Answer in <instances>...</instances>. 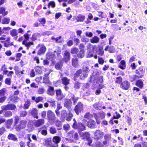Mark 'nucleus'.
I'll list each match as a JSON object with an SVG mask.
<instances>
[{
    "label": "nucleus",
    "instance_id": "obj_1",
    "mask_svg": "<svg viewBox=\"0 0 147 147\" xmlns=\"http://www.w3.org/2000/svg\"><path fill=\"white\" fill-rule=\"evenodd\" d=\"M14 122L13 127L16 131L19 132L21 130L26 128L27 123V121L25 119H22L19 122L20 118L18 116H15L14 117Z\"/></svg>",
    "mask_w": 147,
    "mask_h": 147
},
{
    "label": "nucleus",
    "instance_id": "obj_2",
    "mask_svg": "<svg viewBox=\"0 0 147 147\" xmlns=\"http://www.w3.org/2000/svg\"><path fill=\"white\" fill-rule=\"evenodd\" d=\"M73 121L74 122L71 126L74 129H77L78 131H82L86 130V125L84 123L80 122H77L75 118Z\"/></svg>",
    "mask_w": 147,
    "mask_h": 147
},
{
    "label": "nucleus",
    "instance_id": "obj_3",
    "mask_svg": "<svg viewBox=\"0 0 147 147\" xmlns=\"http://www.w3.org/2000/svg\"><path fill=\"white\" fill-rule=\"evenodd\" d=\"M73 80L74 81H76L77 78H80L81 80H84L88 77V75L87 74L85 73L82 72V69H80L77 70L74 75Z\"/></svg>",
    "mask_w": 147,
    "mask_h": 147
},
{
    "label": "nucleus",
    "instance_id": "obj_4",
    "mask_svg": "<svg viewBox=\"0 0 147 147\" xmlns=\"http://www.w3.org/2000/svg\"><path fill=\"white\" fill-rule=\"evenodd\" d=\"M1 42L4 43V46L6 47H9L10 46L13 45V42H10V38L9 37H7L5 35H3L0 37Z\"/></svg>",
    "mask_w": 147,
    "mask_h": 147
},
{
    "label": "nucleus",
    "instance_id": "obj_5",
    "mask_svg": "<svg viewBox=\"0 0 147 147\" xmlns=\"http://www.w3.org/2000/svg\"><path fill=\"white\" fill-rule=\"evenodd\" d=\"M47 117L48 121L51 124L54 123L56 121V117L55 113L51 110L47 111Z\"/></svg>",
    "mask_w": 147,
    "mask_h": 147
},
{
    "label": "nucleus",
    "instance_id": "obj_6",
    "mask_svg": "<svg viewBox=\"0 0 147 147\" xmlns=\"http://www.w3.org/2000/svg\"><path fill=\"white\" fill-rule=\"evenodd\" d=\"M93 115L97 124H99L101 121L105 118V114L103 112H99L98 113H94Z\"/></svg>",
    "mask_w": 147,
    "mask_h": 147
},
{
    "label": "nucleus",
    "instance_id": "obj_7",
    "mask_svg": "<svg viewBox=\"0 0 147 147\" xmlns=\"http://www.w3.org/2000/svg\"><path fill=\"white\" fill-rule=\"evenodd\" d=\"M145 72L144 70L143 69L142 66L139 67L138 69L135 71V74L137 78V79L142 78L144 76Z\"/></svg>",
    "mask_w": 147,
    "mask_h": 147
},
{
    "label": "nucleus",
    "instance_id": "obj_8",
    "mask_svg": "<svg viewBox=\"0 0 147 147\" xmlns=\"http://www.w3.org/2000/svg\"><path fill=\"white\" fill-rule=\"evenodd\" d=\"M94 139L95 140H98L102 139L104 134L103 132L99 129L96 130L94 133Z\"/></svg>",
    "mask_w": 147,
    "mask_h": 147
},
{
    "label": "nucleus",
    "instance_id": "obj_9",
    "mask_svg": "<svg viewBox=\"0 0 147 147\" xmlns=\"http://www.w3.org/2000/svg\"><path fill=\"white\" fill-rule=\"evenodd\" d=\"M67 136L71 140H78V135L77 132H76L74 130H71L67 134Z\"/></svg>",
    "mask_w": 147,
    "mask_h": 147
},
{
    "label": "nucleus",
    "instance_id": "obj_10",
    "mask_svg": "<svg viewBox=\"0 0 147 147\" xmlns=\"http://www.w3.org/2000/svg\"><path fill=\"white\" fill-rule=\"evenodd\" d=\"M83 110V104L81 102H79L75 106L74 110L76 114L78 115Z\"/></svg>",
    "mask_w": 147,
    "mask_h": 147
},
{
    "label": "nucleus",
    "instance_id": "obj_11",
    "mask_svg": "<svg viewBox=\"0 0 147 147\" xmlns=\"http://www.w3.org/2000/svg\"><path fill=\"white\" fill-rule=\"evenodd\" d=\"M130 83L127 80L124 81L120 84V87L123 90H127L129 88Z\"/></svg>",
    "mask_w": 147,
    "mask_h": 147
},
{
    "label": "nucleus",
    "instance_id": "obj_12",
    "mask_svg": "<svg viewBox=\"0 0 147 147\" xmlns=\"http://www.w3.org/2000/svg\"><path fill=\"white\" fill-rule=\"evenodd\" d=\"M56 98L58 100H61L64 96L62 94L61 89L60 88L56 89L55 90Z\"/></svg>",
    "mask_w": 147,
    "mask_h": 147
},
{
    "label": "nucleus",
    "instance_id": "obj_13",
    "mask_svg": "<svg viewBox=\"0 0 147 147\" xmlns=\"http://www.w3.org/2000/svg\"><path fill=\"white\" fill-rule=\"evenodd\" d=\"M14 69L15 71V74L19 78H20L22 76V75L24 74V72L25 71L24 70H23L22 71H20L19 68L17 65H15L14 66Z\"/></svg>",
    "mask_w": 147,
    "mask_h": 147
},
{
    "label": "nucleus",
    "instance_id": "obj_14",
    "mask_svg": "<svg viewBox=\"0 0 147 147\" xmlns=\"http://www.w3.org/2000/svg\"><path fill=\"white\" fill-rule=\"evenodd\" d=\"M63 56V61L66 63L68 62L70 59L71 56L70 53L67 50H66L65 51Z\"/></svg>",
    "mask_w": 147,
    "mask_h": 147
},
{
    "label": "nucleus",
    "instance_id": "obj_15",
    "mask_svg": "<svg viewBox=\"0 0 147 147\" xmlns=\"http://www.w3.org/2000/svg\"><path fill=\"white\" fill-rule=\"evenodd\" d=\"M44 123V120L43 119H40L35 120L33 124L35 127H38L43 125Z\"/></svg>",
    "mask_w": 147,
    "mask_h": 147
},
{
    "label": "nucleus",
    "instance_id": "obj_16",
    "mask_svg": "<svg viewBox=\"0 0 147 147\" xmlns=\"http://www.w3.org/2000/svg\"><path fill=\"white\" fill-rule=\"evenodd\" d=\"M47 50L46 47L42 44L41 45L39 50L38 51L37 54L38 55H40L44 54Z\"/></svg>",
    "mask_w": 147,
    "mask_h": 147
},
{
    "label": "nucleus",
    "instance_id": "obj_17",
    "mask_svg": "<svg viewBox=\"0 0 147 147\" xmlns=\"http://www.w3.org/2000/svg\"><path fill=\"white\" fill-rule=\"evenodd\" d=\"M47 93L50 96H53L55 94L54 88L53 86H48V88L47 90Z\"/></svg>",
    "mask_w": 147,
    "mask_h": 147
},
{
    "label": "nucleus",
    "instance_id": "obj_18",
    "mask_svg": "<svg viewBox=\"0 0 147 147\" xmlns=\"http://www.w3.org/2000/svg\"><path fill=\"white\" fill-rule=\"evenodd\" d=\"M72 105V102L71 99H66L64 102V106L68 109H71Z\"/></svg>",
    "mask_w": 147,
    "mask_h": 147
},
{
    "label": "nucleus",
    "instance_id": "obj_19",
    "mask_svg": "<svg viewBox=\"0 0 147 147\" xmlns=\"http://www.w3.org/2000/svg\"><path fill=\"white\" fill-rule=\"evenodd\" d=\"M96 124L95 121L92 119H90L87 123V125L88 127L90 128H95Z\"/></svg>",
    "mask_w": 147,
    "mask_h": 147
},
{
    "label": "nucleus",
    "instance_id": "obj_20",
    "mask_svg": "<svg viewBox=\"0 0 147 147\" xmlns=\"http://www.w3.org/2000/svg\"><path fill=\"white\" fill-rule=\"evenodd\" d=\"M50 73V72H49L48 73L45 74L44 75L43 80V83L45 84H49L51 82L49 80V77Z\"/></svg>",
    "mask_w": 147,
    "mask_h": 147
},
{
    "label": "nucleus",
    "instance_id": "obj_21",
    "mask_svg": "<svg viewBox=\"0 0 147 147\" xmlns=\"http://www.w3.org/2000/svg\"><path fill=\"white\" fill-rule=\"evenodd\" d=\"M13 123V119L12 118L7 119L6 122V127L7 128L9 129L11 127Z\"/></svg>",
    "mask_w": 147,
    "mask_h": 147
},
{
    "label": "nucleus",
    "instance_id": "obj_22",
    "mask_svg": "<svg viewBox=\"0 0 147 147\" xmlns=\"http://www.w3.org/2000/svg\"><path fill=\"white\" fill-rule=\"evenodd\" d=\"M30 113L31 115L34 118H36V119L38 118V110L36 108H33L30 112Z\"/></svg>",
    "mask_w": 147,
    "mask_h": 147
},
{
    "label": "nucleus",
    "instance_id": "obj_23",
    "mask_svg": "<svg viewBox=\"0 0 147 147\" xmlns=\"http://www.w3.org/2000/svg\"><path fill=\"white\" fill-rule=\"evenodd\" d=\"M85 55V51L84 49L80 50L77 53L76 56L79 59L83 58Z\"/></svg>",
    "mask_w": 147,
    "mask_h": 147
},
{
    "label": "nucleus",
    "instance_id": "obj_24",
    "mask_svg": "<svg viewBox=\"0 0 147 147\" xmlns=\"http://www.w3.org/2000/svg\"><path fill=\"white\" fill-rule=\"evenodd\" d=\"M79 60L77 58L71 59V64L75 68L78 67L79 65L78 63Z\"/></svg>",
    "mask_w": 147,
    "mask_h": 147
},
{
    "label": "nucleus",
    "instance_id": "obj_25",
    "mask_svg": "<svg viewBox=\"0 0 147 147\" xmlns=\"http://www.w3.org/2000/svg\"><path fill=\"white\" fill-rule=\"evenodd\" d=\"M126 67V62L124 60H121L118 65V68L122 70L125 69Z\"/></svg>",
    "mask_w": 147,
    "mask_h": 147
},
{
    "label": "nucleus",
    "instance_id": "obj_26",
    "mask_svg": "<svg viewBox=\"0 0 147 147\" xmlns=\"http://www.w3.org/2000/svg\"><path fill=\"white\" fill-rule=\"evenodd\" d=\"M42 128H44L42 130H39L38 131V132L41 131V134L44 136H46L47 134V126L45 125H44L42 127H41L40 129H42Z\"/></svg>",
    "mask_w": 147,
    "mask_h": 147
},
{
    "label": "nucleus",
    "instance_id": "obj_27",
    "mask_svg": "<svg viewBox=\"0 0 147 147\" xmlns=\"http://www.w3.org/2000/svg\"><path fill=\"white\" fill-rule=\"evenodd\" d=\"M61 80L62 84L64 86H67L69 84L70 80L67 77H63Z\"/></svg>",
    "mask_w": 147,
    "mask_h": 147
},
{
    "label": "nucleus",
    "instance_id": "obj_28",
    "mask_svg": "<svg viewBox=\"0 0 147 147\" xmlns=\"http://www.w3.org/2000/svg\"><path fill=\"white\" fill-rule=\"evenodd\" d=\"M63 66V63L61 61L57 62L55 64V68L57 70H61Z\"/></svg>",
    "mask_w": 147,
    "mask_h": 147
},
{
    "label": "nucleus",
    "instance_id": "obj_29",
    "mask_svg": "<svg viewBox=\"0 0 147 147\" xmlns=\"http://www.w3.org/2000/svg\"><path fill=\"white\" fill-rule=\"evenodd\" d=\"M110 53H114L115 51V48L113 46L111 45L109 47V45H107L105 48L104 50L105 51H107L108 50Z\"/></svg>",
    "mask_w": 147,
    "mask_h": 147
},
{
    "label": "nucleus",
    "instance_id": "obj_30",
    "mask_svg": "<svg viewBox=\"0 0 147 147\" xmlns=\"http://www.w3.org/2000/svg\"><path fill=\"white\" fill-rule=\"evenodd\" d=\"M33 42L32 41H30L27 42L25 40H24L22 42V45L26 47L27 49L28 50L29 49L31 46L33 45Z\"/></svg>",
    "mask_w": 147,
    "mask_h": 147
},
{
    "label": "nucleus",
    "instance_id": "obj_31",
    "mask_svg": "<svg viewBox=\"0 0 147 147\" xmlns=\"http://www.w3.org/2000/svg\"><path fill=\"white\" fill-rule=\"evenodd\" d=\"M61 138L59 136H54L52 138V141L54 143L57 144L60 142Z\"/></svg>",
    "mask_w": 147,
    "mask_h": 147
},
{
    "label": "nucleus",
    "instance_id": "obj_32",
    "mask_svg": "<svg viewBox=\"0 0 147 147\" xmlns=\"http://www.w3.org/2000/svg\"><path fill=\"white\" fill-rule=\"evenodd\" d=\"M70 96V99H71V100H72L73 101V105H75L77 103L80 98L78 97H76L73 94H71Z\"/></svg>",
    "mask_w": 147,
    "mask_h": 147
},
{
    "label": "nucleus",
    "instance_id": "obj_33",
    "mask_svg": "<svg viewBox=\"0 0 147 147\" xmlns=\"http://www.w3.org/2000/svg\"><path fill=\"white\" fill-rule=\"evenodd\" d=\"M90 41L92 43H97L99 42L100 38L97 36H94L90 40Z\"/></svg>",
    "mask_w": 147,
    "mask_h": 147
},
{
    "label": "nucleus",
    "instance_id": "obj_34",
    "mask_svg": "<svg viewBox=\"0 0 147 147\" xmlns=\"http://www.w3.org/2000/svg\"><path fill=\"white\" fill-rule=\"evenodd\" d=\"M85 17L84 16L79 14L76 18L77 22H82L85 20Z\"/></svg>",
    "mask_w": 147,
    "mask_h": 147
},
{
    "label": "nucleus",
    "instance_id": "obj_35",
    "mask_svg": "<svg viewBox=\"0 0 147 147\" xmlns=\"http://www.w3.org/2000/svg\"><path fill=\"white\" fill-rule=\"evenodd\" d=\"M47 58L50 60L52 61L54 59L55 55L52 52H49L47 54Z\"/></svg>",
    "mask_w": 147,
    "mask_h": 147
},
{
    "label": "nucleus",
    "instance_id": "obj_36",
    "mask_svg": "<svg viewBox=\"0 0 147 147\" xmlns=\"http://www.w3.org/2000/svg\"><path fill=\"white\" fill-rule=\"evenodd\" d=\"M9 99L11 101L14 103H16L18 101L20 98L17 96L13 95L9 97Z\"/></svg>",
    "mask_w": 147,
    "mask_h": 147
},
{
    "label": "nucleus",
    "instance_id": "obj_37",
    "mask_svg": "<svg viewBox=\"0 0 147 147\" xmlns=\"http://www.w3.org/2000/svg\"><path fill=\"white\" fill-rule=\"evenodd\" d=\"M136 85L140 89H142L143 86V82L141 80H137L136 83Z\"/></svg>",
    "mask_w": 147,
    "mask_h": 147
},
{
    "label": "nucleus",
    "instance_id": "obj_38",
    "mask_svg": "<svg viewBox=\"0 0 147 147\" xmlns=\"http://www.w3.org/2000/svg\"><path fill=\"white\" fill-rule=\"evenodd\" d=\"M90 134L88 132H85L82 134L81 137L83 139L86 140L90 137Z\"/></svg>",
    "mask_w": 147,
    "mask_h": 147
},
{
    "label": "nucleus",
    "instance_id": "obj_39",
    "mask_svg": "<svg viewBox=\"0 0 147 147\" xmlns=\"http://www.w3.org/2000/svg\"><path fill=\"white\" fill-rule=\"evenodd\" d=\"M34 69L36 73L38 74H41L43 73L41 67L37 66Z\"/></svg>",
    "mask_w": 147,
    "mask_h": 147
},
{
    "label": "nucleus",
    "instance_id": "obj_40",
    "mask_svg": "<svg viewBox=\"0 0 147 147\" xmlns=\"http://www.w3.org/2000/svg\"><path fill=\"white\" fill-rule=\"evenodd\" d=\"M3 74H7L8 77H11L12 75L14 74V72L13 71H8V70L6 69L3 71Z\"/></svg>",
    "mask_w": 147,
    "mask_h": 147
},
{
    "label": "nucleus",
    "instance_id": "obj_41",
    "mask_svg": "<svg viewBox=\"0 0 147 147\" xmlns=\"http://www.w3.org/2000/svg\"><path fill=\"white\" fill-rule=\"evenodd\" d=\"M9 140H11L13 141H16L18 139L16 136L12 134H9L7 137Z\"/></svg>",
    "mask_w": 147,
    "mask_h": 147
},
{
    "label": "nucleus",
    "instance_id": "obj_42",
    "mask_svg": "<svg viewBox=\"0 0 147 147\" xmlns=\"http://www.w3.org/2000/svg\"><path fill=\"white\" fill-rule=\"evenodd\" d=\"M73 117V115L70 111L66 115V120L67 121H70L71 120Z\"/></svg>",
    "mask_w": 147,
    "mask_h": 147
},
{
    "label": "nucleus",
    "instance_id": "obj_43",
    "mask_svg": "<svg viewBox=\"0 0 147 147\" xmlns=\"http://www.w3.org/2000/svg\"><path fill=\"white\" fill-rule=\"evenodd\" d=\"M67 114V111L66 110H63L62 111L61 117V120L64 121L65 120Z\"/></svg>",
    "mask_w": 147,
    "mask_h": 147
},
{
    "label": "nucleus",
    "instance_id": "obj_44",
    "mask_svg": "<svg viewBox=\"0 0 147 147\" xmlns=\"http://www.w3.org/2000/svg\"><path fill=\"white\" fill-rule=\"evenodd\" d=\"M40 35L39 33H36L33 34L31 38V40L32 41H34L37 39L38 37Z\"/></svg>",
    "mask_w": 147,
    "mask_h": 147
},
{
    "label": "nucleus",
    "instance_id": "obj_45",
    "mask_svg": "<svg viewBox=\"0 0 147 147\" xmlns=\"http://www.w3.org/2000/svg\"><path fill=\"white\" fill-rule=\"evenodd\" d=\"M123 78L119 76L116 78L115 80V84H120L122 82Z\"/></svg>",
    "mask_w": 147,
    "mask_h": 147
},
{
    "label": "nucleus",
    "instance_id": "obj_46",
    "mask_svg": "<svg viewBox=\"0 0 147 147\" xmlns=\"http://www.w3.org/2000/svg\"><path fill=\"white\" fill-rule=\"evenodd\" d=\"M4 116L6 117H10L13 115L12 112L9 111H5L4 114Z\"/></svg>",
    "mask_w": 147,
    "mask_h": 147
},
{
    "label": "nucleus",
    "instance_id": "obj_47",
    "mask_svg": "<svg viewBox=\"0 0 147 147\" xmlns=\"http://www.w3.org/2000/svg\"><path fill=\"white\" fill-rule=\"evenodd\" d=\"M45 142L46 144L49 145V147H58V144L54 145L52 144H50L51 143V140H46L45 141Z\"/></svg>",
    "mask_w": 147,
    "mask_h": 147
},
{
    "label": "nucleus",
    "instance_id": "obj_48",
    "mask_svg": "<svg viewBox=\"0 0 147 147\" xmlns=\"http://www.w3.org/2000/svg\"><path fill=\"white\" fill-rule=\"evenodd\" d=\"M79 51V50L77 48L72 47L71 49L70 53L72 54H77Z\"/></svg>",
    "mask_w": 147,
    "mask_h": 147
},
{
    "label": "nucleus",
    "instance_id": "obj_49",
    "mask_svg": "<svg viewBox=\"0 0 147 147\" xmlns=\"http://www.w3.org/2000/svg\"><path fill=\"white\" fill-rule=\"evenodd\" d=\"M7 89L3 88L0 90V97L2 96H5V95L6 93Z\"/></svg>",
    "mask_w": 147,
    "mask_h": 147
},
{
    "label": "nucleus",
    "instance_id": "obj_50",
    "mask_svg": "<svg viewBox=\"0 0 147 147\" xmlns=\"http://www.w3.org/2000/svg\"><path fill=\"white\" fill-rule=\"evenodd\" d=\"M93 117V115L91 114L90 112L86 113L84 115V118L87 119H90Z\"/></svg>",
    "mask_w": 147,
    "mask_h": 147
},
{
    "label": "nucleus",
    "instance_id": "obj_51",
    "mask_svg": "<svg viewBox=\"0 0 147 147\" xmlns=\"http://www.w3.org/2000/svg\"><path fill=\"white\" fill-rule=\"evenodd\" d=\"M10 21V19L9 18H4L2 20V23L3 24H8Z\"/></svg>",
    "mask_w": 147,
    "mask_h": 147
},
{
    "label": "nucleus",
    "instance_id": "obj_52",
    "mask_svg": "<svg viewBox=\"0 0 147 147\" xmlns=\"http://www.w3.org/2000/svg\"><path fill=\"white\" fill-rule=\"evenodd\" d=\"M57 129L53 127H50L49 131L50 133L52 134H54L57 133Z\"/></svg>",
    "mask_w": 147,
    "mask_h": 147
},
{
    "label": "nucleus",
    "instance_id": "obj_53",
    "mask_svg": "<svg viewBox=\"0 0 147 147\" xmlns=\"http://www.w3.org/2000/svg\"><path fill=\"white\" fill-rule=\"evenodd\" d=\"M99 102H96L93 105L94 108L97 110H101L102 107L99 105Z\"/></svg>",
    "mask_w": 147,
    "mask_h": 147
},
{
    "label": "nucleus",
    "instance_id": "obj_54",
    "mask_svg": "<svg viewBox=\"0 0 147 147\" xmlns=\"http://www.w3.org/2000/svg\"><path fill=\"white\" fill-rule=\"evenodd\" d=\"M82 72L85 73L87 74L90 71V69H89L88 67L87 66L84 65L82 67Z\"/></svg>",
    "mask_w": 147,
    "mask_h": 147
},
{
    "label": "nucleus",
    "instance_id": "obj_55",
    "mask_svg": "<svg viewBox=\"0 0 147 147\" xmlns=\"http://www.w3.org/2000/svg\"><path fill=\"white\" fill-rule=\"evenodd\" d=\"M10 35L14 37L18 35V33L16 29H14L10 31Z\"/></svg>",
    "mask_w": 147,
    "mask_h": 147
},
{
    "label": "nucleus",
    "instance_id": "obj_56",
    "mask_svg": "<svg viewBox=\"0 0 147 147\" xmlns=\"http://www.w3.org/2000/svg\"><path fill=\"white\" fill-rule=\"evenodd\" d=\"M22 56V54L21 53H17L16 54V58L15 61H18L20 60V58Z\"/></svg>",
    "mask_w": 147,
    "mask_h": 147
},
{
    "label": "nucleus",
    "instance_id": "obj_57",
    "mask_svg": "<svg viewBox=\"0 0 147 147\" xmlns=\"http://www.w3.org/2000/svg\"><path fill=\"white\" fill-rule=\"evenodd\" d=\"M31 104L29 100H27L25 102V103L24 105V109H28Z\"/></svg>",
    "mask_w": 147,
    "mask_h": 147
},
{
    "label": "nucleus",
    "instance_id": "obj_58",
    "mask_svg": "<svg viewBox=\"0 0 147 147\" xmlns=\"http://www.w3.org/2000/svg\"><path fill=\"white\" fill-rule=\"evenodd\" d=\"M27 112L25 111H22L20 113V117H24L27 115Z\"/></svg>",
    "mask_w": 147,
    "mask_h": 147
},
{
    "label": "nucleus",
    "instance_id": "obj_59",
    "mask_svg": "<svg viewBox=\"0 0 147 147\" xmlns=\"http://www.w3.org/2000/svg\"><path fill=\"white\" fill-rule=\"evenodd\" d=\"M81 83L79 82L76 81L74 84V88L76 89H79L80 87Z\"/></svg>",
    "mask_w": 147,
    "mask_h": 147
},
{
    "label": "nucleus",
    "instance_id": "obj_60",
    "mask_svg": "<svg viewBox=\"0 0 147 147\" xmlns=\"http://www.w3.org/2000/svg\"><path fill=\"white\" fill-rule=\"evenodd\" d=\"M111 135L110 134H106L104 136V138L105 140H107L108 141L111 139Z\"/></svg>",
    "mask_w": 147,
    "mask_h": 147
},
{
    "label": "nucleus",
    "instance_id": "obj_61",
    "mask_svg": "<svg viewBox=\"0 0 147 147\" xmlns=\"http://www.w3.org/2000/svg\"><path fill=\"white\" fill-rule=\"evenodd\" d=\"M129 78L130 81L131 82H134L137 79V78L136 75H134L133 76H129Z\"/></svg>",
    "mask_w": 147,
    "mask_h": 147
},
{
    "label": "nucleus",
    "instance_id": "obj_62",
    "mask_svg": "<svg viewBox=\"0 0 147 147\" xmlns=\"http://www.w3.org/2000/svg\"><path fill=\"white\" fill-rule=\"evenodd\" d=\"M103 81V77L102 76H100L97 79V83H102Z\"/></svg>",
    "mask_w": 147,
    "mask_h": 147
},
{
    "label": "nucleus",
    "instance_id": "obj_63",
    "mask_svg": "<svg viewBox=\"0 0 147 147\" xmlns=\"http://www.w3.org/2000/svg\"><path fill=\"white\" fill-rule=\"evenodd\" d=\"M6 84L8 85H10L11 83V78H5V81Z\"/></svg>",
    "mask_w": 147,
    "mask_h": 147
},
{
    "label": "nucleus",
    "instance_id": "obj_64",
    "mask_svg": "<svg viewBox=\"0 0 147 147\" xmlns=\"http://www.w3.org/2000/svg\"><path fill=\"white\" fill-rule=\"evenodd\" d=\"M63 127L64 130L65 131H68L70 128V126L68 123L65 124L63 125Z\"/></svg>",
    "mask_w": 147,
    "mask_h": 147
}]
</instances>
